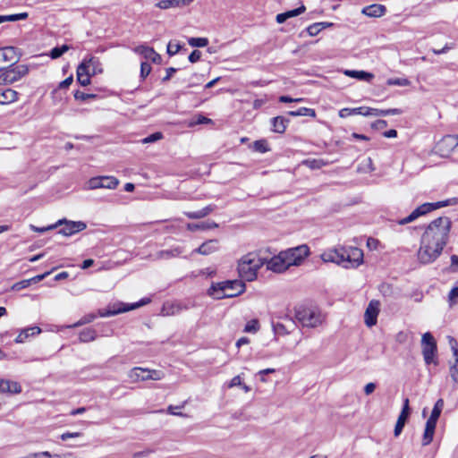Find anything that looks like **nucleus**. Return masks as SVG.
I'll return each mask as SVG.
<instances>
[{
  "label": "nucleus",
  "instance_id": "1",
  "mask_svg": "<svg viewBox=\"0 0 458 458\" xmlns=\"http://www.w3.org/2000/svg\"><path fill=\"white\" fill-rule=\"evenodd\" d=\"M452 222L447 216H439L433 220L426 228L421 239L426 243H433L444 249L446 245Z\"/></svg>",
  "mask_w": 458,
  "mask_h": 458
},
{
  "label": "nucleus",
  "instance_id": "2",
  "mask_svg": "<svg viewBox=\"0 0 458 458\" xmlns=\"http://www.w3.org/2000/svg\"><path fill=\"white\" fill-rule=\"evenodd\" d=\"M246 290V284L242 280H227L219 283H212L208 290V294L216 300L233 298L242 294Z\"/></svg>",
  "mask_w": 458,
  "mask_h": 458
},
{
  "label": "nucleus",
  "instance_id": "3",
  "mask_svg": "<svg viewBox=\"0 0 458 458\" xmlns=\"http://www.w3.org/2000/svg\"><path fill=\"white\" fill-rule=\"evenodd\" d=\"M264 265V260L255 253L244 255L238 262L239 276L245 281H252L257 277L258 270Z\"/></svg>",
  "mask_w": 458,
  "mask_h": 458
},
{
  "label": "nucleus",
  "instance_id": "4",
  "mask_svg": "<svg viewBox=\"0 0 458 458\" xmlns=\"http://www.w3.org/2000/svg\"><path fill=\"white\" fill-rule=\"evenodd\" d=\"M321 259L325 262H333L345 268H353L351 255L347 251V247H338L326 250Z\"/></svg>",
  "mask_w": 458,
  "mask_h": 458
},
{
  "label": "nucleus",
  "instance_id": "5",
  "mask_svg": "<svg viewBox=\"0 0 458 458\" xmlns=\"http://www.w3.org/2000/svg\"><path fill=\"white\" fill-rule=\"evenodd\" d=\"M443 249L433 243H426L420 240V247L418 250V259L422 264H429L435 261L442 253Z\"/></svg>",
  "mask_w": 458,
  "mask_h": 458
},
{
  "label": "nucleus",
  "instance_id": "6",
  "mask_svg": "<svg viewBox=\"0 0 458 458\" xmlns=\"http://www.w3.org/2000/svg\"><path fill=\"white\" fill-rule=\"evenodd\" d=\"M29 68L21 64L13 67V64L0 74V85L13 84L23 76L27 75Z\"/></svg>",
  "mask_w": 458,
  "mask_h": 458
},
{
  "label": "nucleus",
  "instance_id": "7",
  "mask_svg": "<svg viewBox=\"0 0 458 458\" xmlns=\"http://www.w3.org/2000/svg\"><path fill=\"white\" fill-rule=\"evenodd\" d=\"M295 318L301 324L302 327H316L321 323L320 315L316 311L300 307L295 310Z\"/></svg>",
  "mask_w": 458,
  "mask_h": 458
},
{
  "label": "nucleus",
  "instance_id": "8",
  "mask_svg": "<svg viewBox=\"0 0 458 458\" xmlns=\"http://www.w3.org/2000/svg\"><path fill=\"white\" fill-rule=\"evenodd\" d=\"M422 344V354L424 358V361L427 365L431 363L437 364V361L435 360L434 357L437 352V342L434 339L431 333L427 332L422 335L421 338Z\"/></svg>",
  "mask_w": 458,
  "mask_h": 458
},
{
  "label": "nucleus",
  "instance_id": "9",
  "mask_svg": "<svg viewBox=\"0 0 458 458\" xmlns=\"http://www.w3.org/2000/svg\"><path fill=\"white\" fill-rule=\"evenodd\" d=\"M59 226H63L58 231V233H61L64 236H72L79 232L86 229L87 225L82 221H69L65 218L58 220L55 224L51 225L50 228H57Z\"/></svg>",
  "mask_w": 458,
  "mask_h": 458
},
{
  "label": "nucleus",
  "instance_id": "10",
  "mask_svg": "<svg viewBox=\"0 0 458 458\" xmlns=\"http://www.w3.org/2000/svg\"><path fill=\"white\" fill-rule=\"evenodd\" d=\"M90 64H99L98 57L90 56L85 58L77 68V81L85 87L90 84Z\"/></svg>",
  "mask_w": 458,
  "mask_h": 458
},
{
  "label": "nucleus",
  "instance_id": "11",
  "mask_svg": "<svg viewBox=\"0 0 458 458\" xmlns=\"http://www.w3.org/2000/svg\"><path fill=\"white\" fill-rule=\"evenodd\" d=\"M148 302H150L149 298H143L140 301L130 304V305L119 303L118 307L114 308V309L99 310L98 316L102 317V318L114 316V315H117V314H120L123 312L135 310L137 308H140L143 305L148 304Z\"/></svg>",
  "mask_w": 458,
  "mask_h": 458
},
{
  "label": "nucleus",
  "instance_id": "12",
  "mask_svg": "<svg viewBox=\"0 0 458 458\" xmlns=\"http://www.w3.org/2000/svg\"><path fill=\"white\" fill-rule=\"evenodd\" d=\"M284 255L288 259L290 266H298L310 254V249L306 244L284 250Z\"/></svg>",
  "mask_w": 458,
  "mask_h": 458
},
{
  "label": "nucleus",
  "instance_id": "13",
  "mask_svg": "<svg viewBox=\"0 0 458 458\" xmlns=\"http://www.w3.org/2000/svg\"><path fill=\"white\" fill-rule=\"evenodd\" d=\"M119 184V180L114 176H98L89 179V189H115Z\"/></svg>",
  "mask_w": 458,
  "mask_h": 458
},
{
  "label": "nucleus",
  "instance_id": "14",
  "mask_svg": "<svg viewBox=\"0 0 458 458\" xmlns=\"http://www.w3.org/2000/svg\"><path fill=\"white\" fill-rule=\"evenodd\" d=\"M287 261L288 259H286L284 252L281 251L278 255L274 256L267 261V267L274 272L282 273L291 267Z\"/></svg>",
  "mask_w": 458,
  "mask_h": 458
},
{
  "label": "nucleus",
  "instance_id": "15",
  "mask_svg": "<svg viewBox=\"0 0 458 458\" xmlns=\"http://www.w3.org/2000/svg\"><path fill=\"white\" fill-rule=\"evenodd\" d=\"M456 147H457V142H455V139L453 138V135H445L437 144L436 149H437V152L441 157H448L450 155V153H452Z\"/></svg>",
  "mask_w": 458,
  "mask_h": 458
},
{
  "label": "nucleus",
  "instance_id": "16",
  "mask_svg": "<svg viewBox=\"0 0 458 458\" xmlns=\"http://www.w3.org/2000/svg\"><path fill=\"white\" fill-rule=\"evenodd\" d=\"M410 414H411V409H410V405H409V399L405 398L403 400V404L401 413L398 416V419H397V421H396V424L394 427V437H398L402 433Z\"/></svg>",
  "mask_w": 458,
  "mask_h": 458
},
{
  "label": "nucleus",
  "instance_id": "17",
  "mask_svg": "<svg viewBox=\"0 0 458 458\" xmlns=\"http://www.w3.org/2000/svg\"><path fill=\"white\" fill-rule=\"evenodd\" d=\"M133 51L136 54L140 55L144 59L150 60L154 64H161L162 62L161 55L157 53L153 47L145 45H140L136 47Z\"/></svg>",
  "mask_w": 458,
  "mask_h": 458
},
{
  "label": "nucleus",
  "instance_id": "18",
  "mask_svg": "<svg viewBox=\"0 0 458 458\" xmlns=\"http://www.w3.org/2000/svg\"><path fill=\"white\" fill-rule=\"evenodd\" d=\"M379 313V301H371L365 310V324L372 327L377 324V315Z\"/></svg>",
  "mask_w": 458,
  "mask_h": 458
},
{
  "label": "nucleus",
  "instance_id": "19",
  "mask_svg": "<svg viewBox=\"0 0 458 458\" xmlns=\"http://www.w3.org/2000/svg\"><path fill=\"white\" fill-rule=\"evenodd\" d=\"M284 319L289 323V325L282 322L272 321V328L276 335H285L293 331L295 325L294 320L288 317H285Z\"/></svg>",
  "mask_w": 458,
  "mask_h": 458
},
{
  "label": "nucleus",
  "instance_id": "20",
  "mask_svg": "<svg viewBox=\"0 0 458 458\" xmlns=\"http://www.w3.org/2000/svg\"><path fill=\"white\" fill-rule=\"evenodd\" d=\"M218 249V241L216 239H211L204 242L199 248L195 249L193 252L206 256L216 252Z\"/></svg>",
  "mask_w": 458,
  "mask_h": 458
},
{
  "label": "nucleus",
  "instance_id": "21",
  "mask_svg": "<svg viewBox=\"0 0 458 458\" xmlns=\"http://www.w3.org/2000/svg\"><path fill=\"white\" fill-rule=\"evenodd\" d=\"M386 12V8L383 4H373L364 7L361 13L368 17L378 18L383 16Z\"/></svg>",
  "mask_w": 458,
  "mask_h": 458
},
{
  "label": "nucleus",
  "instance_id": "22",
  "mask_svg": "<svg viewBox=\"0 0 458 458\" xmlns=\"http://www.w3.org/2000/svg\"><path fill=\"white\" fill-rule=\"evenodd\" d=\"M427 209H428V207L425 206V204L423 203L422 205L416 208L408 216L399 220L398 224L401 225H403L411 223L414 220H416L418 217L428 214Z\"/></svg>",
  "mask_w": 458,
  "mask_h": 458
},
{
  "label": "nucleus",
  "instance_id": "23",
  "mask_svg": "<svg viewBox=\"0 0 458 458\" xmlns=\"http://www.w3.org/2000/svg\"><path fill=\"white\" fill-rule=\"evenodd\" d=\"M193 0H160L156 4V6L160 9H169V8H174V7H182L187 6L191 3H192Z\"/></svg>",
  "mask_w": 458,
  "mask_h": 458
},
{
  "label": "nucleus",
  "instance_id": "24",
  "mask_svg": "<svg viewBox=\"0 0 458 458\" xmlns=\"http://www.w3.org/2000/svg\"><path fill=\"white\" fill-rule=\"evenodd\" d=\"M0 60L3 62L16 63L19 60L17 48L14 47L0 48Z\"/></svg>",
  "mask_w": 458,
  "mask_h": 458
},
{
  "label": "nucleus",
  "instance_id": "25",
  "mask_svg": "<svg viewBox=\"0 0 458 458\" xmlns=\"http://www.w3.org/2000/svg\"><path fill=\"white\" fill-rule=\"evenodd\" d=\"M290 120L284 116H276L271 119L272 131L276 133H284Z\"/></svg>",
  "mask_w": 458,
  "mask_h": 458
},
{
  "label": "nucleus",
  "instance_id": "26",
  "mask_svg": "<svg viewBox=\"0 0 458 458\" xmlns=\"http://www.w3.org/2000/svg\"><path fill=\"white\" fill-rule=\"evenodd\" d=\"M41 333V328L38 327H29L22 329L15 338V343H24L30 336L37 335Z\"/></svg>",
  "mask_w": 458,
  "mask_h": 458
},
{
  "label": "nucleus",
  "instance_id": "27",
  "mask_svg": "<svg viewBox=\"0 0 458 458\" xmlns=\"http://www.w3.org/2000/svg\"><path fill=\"white\" fill-rule=\"evenodd\" d=\"M18 99V92L7 88L0 90V105L11 104Z\"/></svg>",
  "mask_w": 458,
  "mask_h": 458
},
{
  "label": "nucleus",
  "instance_id": "28",
  "mask_svg": "<svg viewBox=\"0 0 458 458\" xmlns=\"http://www.w3.org/2000/svg\"><path fill=\"white\" fill-rule=\"evenodd\" d=\"M402 113L403 111L399 108L377 109L369 107V111H367L368 116L397 115L401 114Z\"/></svg>",
  "mask_w": 458,
  "mask_h": 458
},
{
  "label": "nucleus",
  "instance_id": "29",
  "mask_svg": "<svg viewBox=\"0 0 458 458\" xmlns=\"http://www.w3.org/2000/svg\"><path fill=\"white\" fill-rule=\"evenodd\" d=\"M367 111H369V106H360L355 108L345 107L339 111V116L342 118H346L348 116L356 114L368 116Z\"/></svg>",
  "mask_w": 458,
  "mask_h": 458
},
{
  "label": "nucleus",
  "instance_id": "30",
  "mask_svg": "<svg viewBox=\"0 0 458 458\" xmlns=\"http://www.w3.org/2000/svg\"><path fill=\"white\" fill-rule=\"evenodd\" d=\"M347 251L351 255L352 267H359L363 262V251L357 247H347Z\"/></svg>",
  "mask_w": 458,
  "mask_h": 458
},
{
  "label": "nucleus",
  "instance_id": "31",
  "mask_svg": "<svg viewBox=\"0 0 458 458\" xmlns=\"http://www.w3.org/2000/svg\"><path fill=\"white\" fill-rule=\"evenodd\" d=\"M2 393L19 394L21 392V386L14 381L2 379Z\"/></svg>",
  "mask_w": 458,
  "mask_h": 458
},
{
  "label": "nucleus",
  "instance_id": "32",
  "mask_svg": "<svg viewBox=\"0 0 458 458\" xmlns=\"http://www.w3.org/2000/svg\"><path fill=\"white\" fill-rule=\"evenodd\" d=\"M425 206H428V209H427L428 213L437 209V208H443V207H446V206H454V205H457L458 204V199L457 198H451V199H445V200H442V201H437V202H434V203H429V202H427V203H424Z\"/></svg>",
  "mask_w": 458,
  "mask_h": 458
},
{
  "label": "nucleus",
  "instance_id": "33",
  "mask_svg": "<svg viewBox=\"0 0 458 458\" xmlns=\"http://www.w3.org/2000/svg\"><path fill=\"white\" fill-rule=\"evenodd\" d=\"M217 227H218V224H216V222H210V223L209 222H202L199 224L189 223L187 225V229L191 232H194L197 230L204 231V230L215 229Z\"/></svg>",
  "mask_w": 458,
  "mask_h": 458
},
{
  "label": "nucleus",
  "instance_id": "34",
  "mask_svg": "<svg viewBox=\"0 0 458 458\" xmlns=\"http://www.w3.org/2000/svg\"><path fill=\"white\" fill-rule=\"evenodd\" d=\"M345 74L352 77L356 78L360 81H369L374 78V75L370 72L365 71H354V70H347L345 71Z\"/></svg>",
  "mask_w": 458,
  "mask_h": 458
},
{
  "label": "nucleus",
  "instance_id": "35",
  "mask_svg": "<svg viewBox=\"0 0 458 458\" xmlns=\"http://www.w3.org/2000/svg\"><path fill=\"white\" fill-rule=\"evenodd\" d=\"M97 338V331L91 327L84 328L79 334V340L81 343H89Z\"/></svg>",
  "mask_w": 458,
  "mask_h": 458
},
{
  "label": "nucleus",
  "instance_id": "36",
  "mask_svg": "<svg viewBox=\"0 0 458 458\" xmlns=\"http://www.w3.org/2000/svg\"><path fill=\"white\" fill-rule=\"evenodd\" d=\"M182 252H183V250L182 247H175L171 250H160L157 253V259H170V258L177 257L180 254H182Z\"/></svg>",
  "mask_w": 458,
  "mask_h": 458
},
{
  "label": "nucleus",
  "instance_id": "37",
  "mask_svg": "<svg viewBox=\"0 0 458 458\" xmlns=\"http://www.w3.org/2000/svg\"><path fill=\"white\" fill-rule=\"evenodd\" d=\"M146 373V376H140L141 377V381L146 380H161L165 374L161 370H155V369H148L147 371H143Z\"/></svg>",
  "mask_w": 458,
  "mask_h": 458
},
{
  "label": "nucleus",
  "instance_id": "38",
  "mask_svg": "<svg viewBox=\"0 0 458 458\" xmlns=\"http://www.w3.org/2000/svg\"><path fill=\"white\" fill-rule=\"evenodd\" d=\"M287 114L291 116H316L315 109L308 107H300L296 111H289Z\"/></svg>",
  "mask_w": 458,
  "mask_h": 458
},
{
  "label": "nucleus",
  "instance_id": "39",
  "mask_svg": "<svg viewBox=\"0 0 458 458\" xmlns=\"http://www.w3.org/2000/svg\"><path fill=\"white\" fill-rule=\"evenodd\" d=\"M328 163L327 161H324L323 159H305L302 161V165L312 169H320L321 167L327 165Z\"/></svg>",
  "mask_w": 458,
  "mask_h": 458
},
{
  "label": "nucleus",
  "instance_id": "40",
  "mask_svg": "<svg viewBox=\"0 0 458 458\" xmlns=\"http://www.w3.org/2000/svg\"><path fill=\"white\" fill-rule=\"evenodd\" d=\"M182 310L180 304L164 305L162 314L165 316H173L178 314Z\"/></svg>",
  "mask_w": 458,
  "mask_h": 458
},
{
  "label": "nucleus",
  "instance_id": "41",
  "mask_svg": "<svg viewBox=\"0 0 458 458\" xmlns=\"http://www.w3.org/2000/svg\"><path fill=\"white\" fill-rule=\"evenodd\" d=\"M98 316L95 313H89L83 316L79 321L73 325L68 326L69 328L78 327L91 323Z\"/></svg>",
  "mask_w": 458,
  "mask_h": 458
},
{
  "label": "nucleus",
  "instance_id": "42",
  "mask_svg": "<svg viewBox=\"0 0 458 458\" xmlns=\"http://www.w3.org/2000/svg\"><path fill=\"white\" fill-rule=\"evenodd\" d=\"M69 49H70V47L68 45H63L61 47H55L51 49L49 56L52 59H57V58L61 57Z\"/></svg>",
  "mask_w": 458,
  "mask_h": 458
},
{
  "label": "nucleus",
  "instance_id": "43",
  "mask_svg": "<svg viewBox=\"0 0 458 458\" xmlns=\"http://www.w3.org/2000/svg\"><path fill=\"white\" fill-rule=\"evenodd\" d=\"M253 149L259 153H266L270 150L267 141L264 139L253 142Z\"/></svg>",
  "mask_w": 458,
  "mask_h": 458
},
{
  "label": "nucleus",
  "instance_id": "44",
  "mask_svg": "<svg viewBox=\"0 0 458 458\" xmlns=\"http://www.w3.org/2000/svg\"><path fill=\"white\" fill-rule=\"evenodd\" d=\"M188 43L194 47H204L208 45V39L207 38H190Z\"/></svg>",
  "mask_w": 458,
  "mask_h": 458
},
{
  "label": "nucleus",
  "instance_id": "45",
  "mask_svg": "<svg viewBox=\"0 0 458 458\" xmlns=\"http://www.w3.org/2000/svg\"><path fill=\"white\" fill-rule=\"evenodd\" d=\"M435 429L425 427L424 434L422 436V443L423 446L428 445L434 437Z\"/></svg>",
  "mask_w": 458,
  "mask_h": 458
},
{
  "label": "nucleus",
  "instance_id": "46",
  "mask_svg": "<svg viewBox=\"0 0 458 458\" xmlns=\"http://www.w3.org/2000/svg\"><path fill=\"white\" fill-rule=\"evenodd\" d=\"M143 371H147V369L139 367L133 368L129 373V377L133 381H141V377L140 376H146V373Z\"/></svg>",
  "mask_w": 458,
  "mask_h": 458
},
{
  "label": "nucleus",
  "instance_id": "47",
  "mask_svg": "<svg viewBox=\"0 0 458 458\" xmlns=\"http://www.w3.org/2000/svg\"><path fill=\"white\" fill-rule=\"evenodd\" d=\"M73 96H74V98L76 100L81 101V102H85V101L89 100V99L97 98V95L85 93V92H82V91H81L79 89L74 91Z\"/></svg>",
  "mask_w": 458,
  "mask_h": 458
},
{
  "label": "nucleus",
  "instance_id": "48",
  "mask_svg": "<svg viewBox=\"0 0 458 458\" xmlns=\"http://www.w3.org/2000/svg\"><path fill=\"white\" fill-rule=\"evenodd\" d=\"M386 84L389 86H409L411 81L406 78H390L386 81Z\"/></svg>",
  "mask_w": 458,
  "mask_h": 458
},
{
  "label": "nucleus",
  "instance_id": "49",
  "mask_svg": "<svg viewBox=\"0 0 458 458\" xmlns=\"http://www.w3.org/2000/svg\"><path fill=\"white\" fill-rule=\"evenodd\" d=\"M259 329V322L258 319L254 318L250 320L244 327V332L246 333H256Z\"/></svg>",
  "mask_w": 458,
  "mask_h": 458
},
{
  "label": "nucleus",
  "instance_id": "50",
  "mask_svg": "<svg viewBox=\"0 0 458 458\" xmlns=\"http://www.w3.org/2000/svg\"><path fill=\"white\" fill-rule=\"evenodd\" d=\"M162 138H163L162 132L157 131V132L152 133V134L148 135V137L142 139L141 142L143 144L153 143V142H156V141L161 140Z\"/></svg>",
  "mask_w": 458,
  "mask_h": 458
},
{
  "label": "nucleus",
  "instance_id": "51",
  "mask_svg": "<svg viewBox=\"0 0 458 458\" xmlns=\"http://www.w3.org/2000/svg\"><path fill=\"white\" fill-rule=\"evenodd\" d=\"M182 46L181 44L173 43L172 41H170L167 45L166 52L170 56H173L175 54H177L182 49Z\"/></svg>",
  "mask_w": 458,
  "mask_h": 458
},
{
  "label": "nucleus",
  "instance_id": "52",
  "mask_svg": "<svg viewBox=\"0 0 458 458\" xmlns=\"http://www.w3.org/2000/svg\"><path fill=\"white\" fill-rule=\"evenodd\" d=\"M151 72V65L148 62L140 64V79L145 80Z\"/></svg>",
  "mask_w": 458,
  "mask_h": 458
},
{
  "label": "nucleus",
  "instance_id": "53",
  "mask_svg": "<svg viewBox=\"0 0 458 458\" xmlns=\"http://www.w3.org/2000/svg\"><path fill=\"white\" fill-rule=\"evenodd\" d=\"M323 30V25L318 22L313 23L307 28L310 36H316Z\"/></svg>",
  "mask_w": 458,
  "mask_h": 458
},
{
  "label": "nucleus",
  "instance_id": "54",
  "mask_svg": "<svg viewBox=\"0 0 458 458\" xmlns=\"http://www.w3.org/2000/svg\"><path fill=\"white\" fill-rule=\"evenodd\" d=\"M30 285H31V283H30V279H24V280H21L20 282L13 284L12 286V290L18 292V291L25 289Z\"/></svg>",
  "mask_w": 458,
  "mask_h": 458
},
{
  "label": "nucleus",
  "instance_id": "55",
  "mask_svg": "<svg viewBox=\"0 0 458 458\" xmlns=\"http://www.w3.org/2000/svg\"><path fill=\"white\" fill-rule=\"evenodd\" d=\"M5 21H16L20 20H25L28 17L27 13H21L17 14L4 15Z\"/></svg>",
  "mask_w": 458,
  "mask_h": 458
},
{
  "label": "nucleus",
  "instance_id": "56",
  "mask_svg": "<svg viewBox=\"0 0 458 458\" xmlns=\"http://www.w3.org/2000/svg\"><path fill=\"white\" fill-rule=\"evenodd\" d=\"M305 10H306L305 6L303 4H301L298 8L285 12V13H286L287 19H289V18L295 17V16L301 14L302 13L305 12Z\"/></svg>",
  "mask_w": 458,
  "mask_h": 458
},
{
  "label": "nucleus",
  "instance_id": "57",
  "mask_svg": "<svg viewBox=\"0 0 458 458\" xmlns=\"http://www.w3.org/2000/svg\"><path fill=\"white\" fill-rule=\"evenodd\" d=\"M184 215L190 219H200L204 217L202 209L194 212H184Z\"/></svg>",
  "mask_w": 458,
  "mask_h": 458
},
{
  "label": "nucleus",
  "instance_id": "58",
  "mask_svg": "<svg viewBox=\"0 0 458 458\" xmlns=\"http://www.w3.org/2000/svg\"><path fill=\"white\" fill-rule=\"evenodd\" d=\"M387 126V122L386 120H377L372 123L371 127L375 130H382Z\"/></svg>",
  "mask_w": 458,
  "mask_h": 458
},
{
  "label": "nucleus",
  "instance_id": "59",
  "mask_svg": "<svg viewBox=\"0 0 458 458\" xmlns=\"http://www.w3.org/2000/svg\"><path fill=\"white\" fill-rule=\"evenodd\" d=\"M82 434L81 432H65L64 434H62L60 436V438L63 440V441H66L67 439L69 438H74V437H81Z\"/></svg>",
  "mask_w": 458,
  "mask_h": 458
},
{
  "label": "nucleus",
  "instance_id": "60",
  "mask_svg": "<svg viewBox=\"0 0 458 458\" xmlns=\"http://www.w3.org/2000/svg\"><path fill=\"white\" fill-rule=\"evenodd\" d=\"M458 298V286H454L451 289L448 294V300L451 304L455 303V300Z\"/></svg>",
  "mask_w": 458,
  "mask_h": 458
},
{
  "label": "nucleus",
  "instance_id": "61",
  "mask_svg": "<svg viewBox=\"0 0 458 458\" xmlns=\"http://www.w3.org/2000/svg\"><path fill=\"white\" fill-rule=\"evenodd\" d=\"M201 57V52L199 50H193L188 59L191 63H196L198 62Z\"/></svg>",
  "mask_w": 458,
  "mask_h": 458
},
{
  "label": "nucleus",
  "instance_id": "62",
  "mask_svg": "<svg viewBox=\"0 0 458 458\" xmlns=\"http://www.w3.org/2000/svg\"><path fill=\"white\" fill-rule=\"evenodd\" d=\"M450 376L455 383H458V369L456 363L450 367Z\"/></svg>",
  "mask_w": 458,
  "mask_h": 458
},
{
  "label": "nucleus",
  "instance_id": "63",
  "mask_svg": "<svg viewBox=\"0 0 458 458\" xmlns=\"http://www.w3.org/2000/svg\"><path fill=\"white\" fill-rule=\"evenodd\" d=\"M72 81H73V77H72V75H71L59 83L58 89H67L72 83Z\"/></svg>",
  "mask_w": 458,
  "mask_h": 458
},
{
  "label": "nucleus",
  "instance_id": "64",
  "mask_svg": "<svg viewBox=\"0 0 458 458\" xmlns=\"http://www.w3.org/2000/svg\"><path fill=\"white\" fill-rule=\"evenodd\" d=\"M451 270L456 272L458 270V256H451Z\"/></svg>",
  "mask_w": 458,
  "mask_h": 458
}]
</instances>
